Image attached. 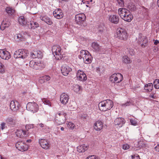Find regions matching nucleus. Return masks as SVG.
<instances>
[{
  "instance_id": "obj_37",
  "label": "nucleus",
  "mask_w": 159,
  "mask_h": 159,
  "mask_svg": "<svg viewBox=\"0 0 159 159\" xmlns=\"http://www.w3.org/2000/svg\"><path fill=\"white\" fill-rule=\"evenodd\" d=\"M6 121L7 122L11 125H14L16 122V120L10 117L7 119Z\"/></svg>"
},
{
  "instance_id": "obj_39",
  "label": "nucleus",
  "mask_w": 159,
  "mask_h": 159,
  "mask_svg": "<svg viewBox=\"0 0 159 159\" xmlns=\"http://www.w3.org/2000/svg\"><path fill=\"white\" fill-rule=\"evenodd\" d=\"M66 124L67 127L70 129H73L75 127V125L74 124L71 122H69L67 123Z\"/></svg>"
},
{
  "instance_id": "obj_28",
  "label": "nucleus",
  "mask_w": 159,
  "mask_h": 159,
  "mask_svg": "<svg viewBox=\"0 0 159 159\" xmlns=\"http://www.w3.org/2000/svg\"><path fill=\"white\" fill-rule=\"evenodd\" d=\"M91 47L93 50L96 52H99L101 49V47L98 43L96 42H93L91 45Z\"/></svg>"
},
{
  "instance_id": "obj_6",
  "label": "nucleus",
  "mask_w": 159,
  "mask_h": 159,
  "mask_svg": "<svg viewBox=\"0 0 159 159\" xmlns=\"http://www.w3.org/2000/svg\"><path fill=\"white\" fill-rule=\"evenodd\" d=\"M66 114L63 112L58 113L56 115L55 122L58 125H60L65 123L66 120Z\"/></svg>"
},
{
  "instance_id": "obj_33",
  "label": "nucleus",
  "mask_w": 159,
  "mask_h": 159,
  "mask_svg": "<svg viewBox=\"0 0 159 159\" xmlns=\"http://www.w3.org/2000/svg\"><path fill=\"white\" fill-rule=\"evenodd\" d=\"M5 10L7 13L9 15H12L15 12L14 9L11 7H7Z\"/></svg>"
},
{
  "instance_id": "obj_7",
  "label": "nucleus",
  "mask_w": 159,
  "mask_h": 159,
  "mask_svg": "<svg viewBox=\"0 0 159 159\" xmlns=\"http://www.w3.org/2000/svg\"><path fill=\"white\" fill-rule=\"evenodd\" d=\"M28 50L24 49H20L15 52L14 57L16 58L25 59L28 56Z\"/></svg>"
},
{
  "instance_id": "obj_5",
  "label": "nucleus",
  "mask_w": 159,
  "mask_h": 159,
  "mask_svg": "<svg viewBox=\"0 0 159 159\" xmlns=\"http://www.w3.org/2000/svg\"><path fill=\"white\" fill-rule=\"evenodd\" d=\"M52 50L56 59L61 60L63 58V52L62 50L61 47L59 46H53L52 47Z\"/></svg>"
},
{
  "instance_id": "obj_18",
  "label": "nucleus",
  "mask_w": 159,
  "mask_h": 159,
  "mask_svg": "<svg viewBox=\"0 0 159 159\" xmlns=\"http://www.w3.org/2000/svg\"><path fill=\"white\" fill-rule=\"evenodd\" d=\"M108 19L110 22L114 24H117L119 22V17L116 15H109Z\"/></svg>"
},
{
  "instance_id": "obj_50",
  "label": "nucleus",
  "mask_w": 159,
  "mask_h": 159,
  "mask_svg": "<svg viewBox=\"0 0 159 159\" xmlns=\"http://www.w3.org/2000/svg\"><path fill=\"white\" fill-rule=\"evenodd\" d=\"M128 8L131 11H133L135 9V7L134 5L131 6L129 5L128 6Z\"/></svg>"
},
{
  "instance_id": "obj_41",
  "label": "nucleus",
  "mask_w": 159,
  "mask_h": 159,
  "mask_svg": "<svg viewBox=\"0 0 159 159\" xmlns=\"http://www.w3.org/2000/svg\"><path fill=\"white\" fill-rule=\"evenodd\" d=\"M154 85L155 88L156 89H159V80L156 79L154 81Z\"/></svg>"
},
{
  "instance_id": "obj_38",
  "label": "nucleus",
  "mask_w": 159,
  "mask_h": 159,
  "mask_svg": "<svg viewBox=\"0 0 159 159\" xmlns=\"http://www.w3.org/2000/svg\"><path fill=\"white\" fill-rule=\"evenodd\" d=\"M133 104L132 101L131 100H129L127 101L126 102L124 103H122L121 105L123 107H125L127 106H130L132 105Z\"/></svg>"
},
{
  "instance_id": "obj_42",
  "label": "nucleus",
  "mask_w": 159,
  "mask_h": 159,
  "mask_svg": "<svg viewBox=\"0 0 159 159\" xmlns=\"http://www.w3.org/2000/svg\"><path fill=\"white\" fill-rule=\"evenodd\" d=\"M5 71L4 65L0 62V72L4 73Z\"/></svg>"
},
{
  "instance_id": "obj_13",
  "label": "nucleus",
  "mask_w": 159,
  "mask_h": 159,
  "mask_svg": "<svg viewBox=\"0 0 159 159\" xmlns=\"http://www.w3.org/2000/svg\"><path fill=\"white\" fill-rule=\"evenodd\" d=\"M0 57L2 59L7 60L11 57L10 52L4 49H0Z\"/></svg>"
},
{
  "instance_id": "obj_34",
  "label": "nucleus",
  "mask_w": 159,
  "mask_h": 159,
  "mask_svg": "<svg viewBox=\"0 0 159 159\" xmlns=\"http://www.w3.org/2000/svg\"><path fill=\"white\" fill-rule=\"evenodd\" d=\"M153 89L152 84L150 83L145 85L144 89L148 92H151Z\"/></svg>"
},
{
  "instance_id": "obj_60",
  "label": "nucleus",
  "mask_w": 159,
  "mask_h": 159,
  "mask_svg": "<svg viewBox=\"0 0 159 159\" xmlns=\"http://www.w3.org/2000/svg\"><path fill=\"white\" fill-rule=\"evenodd\" d=\"M157 29H156L157 32L159 31V24H158V25H157Z\"/></svg>"
},
{
  "instance_id": "obj_19",
  "label": "nucleus",
  "mask_w": 159,
  "mask_h": 159,
  "mask_svg": "<svg viewBox=\"0 0 159 159\" xmlns=\"http://www.w3.org/2000/svg\"><path fill=\"white\" fill-rule=\"evenodd\" d=\"M53 15L54 17L57 19H61L63 16V14L61 9H56L53 12Z\"/></svg>"
},
{
  "instance_id": "obj_4",
  "label": "nucleus",
  "mask_w": 159,
  "mask_h": 159,
  "mask_svg": "<svg viewBox=\"0 0 159 159\" xmlns=\"http://www.w3.org/2000/svg\"><path fill=\"white\" fill-rule=\"evenodd\" d=\"M79 58L80 59L82 58L84 62L86 64L91 63L92 59V57L89 52L87 51L84 50L81 51Z\"/></svg>"
},
{
  "instance_id": "obj_64",
  "label": "nucleus",
  "mask_w": 159,
  "mask_h": 159,
  "mask_svg": "<svg viewBox=\"0 0 159 159\" xmlns=\"http://www.w3.org/2000/svg\"><path fill=\"white\" fill-rule=\"evenodd\" d=\"M157 4L159 7V0H158L157 1Z\"/></svg>"
},
{
  "instance_id": "obj_48",
  "label": "nucleus",
  "mask_w": 159,
  "mask_h": 159,
  "mask_svg": "<svg viewBox=\"0 0 159 159\" xmlns=\"http://www.w3.org/2000/svg\"><path fill=\"white\" fill-rule=\"evenodd\" d=\"M104 30V27L102 26L99 27L98 28V32L100 34L102 33Z\"/></svg>"
},
{
  "instance_id": "obj_35",
  "label": "nucleus",
  "mask_w": 159,
  "mask_h": 159,
  "mask_svg": "<svg viewBox=\"0 0 159 159\" xmlns=\"http://www.w3.org/2000/svg\"><path fill=\"white\" fill-rule=\"evenodd\" d=\"M39 26V24L36 22L33 21L30 23V24L28 25V27L29 28L34 29Z\"/></svg>"
},
{
  "instance_id": "obj_31",
  "label": "nucleus",
  "mask_w": 159,
  "mask_h": 159,
  "mask_svg": "<svg viewBox=\"0 0 159 159\" xmlns=\"http://www.w3.org/2000/svg\"><path fill=\"white\" fill-rule=\"evenodd\" d=\"M50 79V77L47 75H45L40 77L39 81L41 84L49 80Z\"/></svg>"
},
{
  "instance_id": "obj_54",
  "label": "nucleus",
  "mask_w": 159,
  "mask_h": 159,
  "mask_svg": "<svg viewBox=\"0 0 159 159\" xmlns=\"http://www.w3.org/2000/svg\"><path fill=\"white\" fill-rule=\"evenodd\" d=\"M156 151L159 152V144H158L155 148Z\"/></svg>"
},
{
  "instance_id": "obj_15",
  "label": "nucleus",
  "mask_w": 159,
  "mask_h": 159,
  "mask_svg": "<svg viewBox=\"0 0 159 159\" xmlns=\"http://www.w3.org/2000/svg\"><path fill=\"white\" fill-rule=\"evenodd\" d=\"M137 41L139 43L141 44V45L144 46V44L147 43L148 41L147 38L144 36H143L141 34H139Z\"/></svg>"
},
{
  "instance_id": "obj_63",
  "label": "nucleus",
  "mask_w": 159,
  "mask_h": 159,
  "mask_svg": "<svg viewBox=\"0 0 159 159\" xmlns=\"http://www.w3.org/2000/svg\"><path fill=\"white\" fill-rule=\"evenodd\" d=\"M61 131H64V129L63 127H61Z\"/></svg>"
},
{
  "instance_id": "obj_8",
  "label": "nucleus",
  "mask_w": 159,
  "mask_h": 159,
  "mask_svg": "<svg viewBox=\"0 0 159 159\" xmlns=\"http://www.w3.org/2000/svg\"><path fill=\"white\" fill-rule=\"evenodd\" d=\"M123 79L122 75L120 73H114L110 78V81L113 83H118L120 82Z\"/></svg>"
},
{
  "instance_id": "obj_62",
  "label": "nucleus",
  "mask_w": 159,
  "mask_h": 159,
  "mask_svg": "<svg viewBox=\"0 0 159 159\" xmlns=\"http://www.w3.org/2000/svg\"><path fill=\"white\" fill-rule=\"evenodd\" d=\"M118 2V3H120V2H123V0H116Z\"/></svg>"
},
{
  "instance_id": "obj_58",
  "label": "nucleus",
  "mask_w": 159,
  "mask_h": 159,
  "mask_svg": "<svg viewBox=\"0 0 159 159\" xmlns=\"http://www.w3.org/2000/svg\"><path fill=\"white\" fill-rule=\"evenodd\" d=\"M158 43H159V41L158 40H156L154 41V44L155 45H157Z\"/></svg>"
},
{
  "instance_id": "obj_44",
  "label": "nucleus",
  "mask_w": 159,
  "mask_h": 159,
  "mask_svg": "<svg viewBox=\"0 0 159 159\" xmlns=\"http://www.w3.org/2000/svg\"><path fill=\"white\" fill-rule=\"evenodd\" d=\"M33 125L32 124H29V125H27L25 126V129H26L27 130H26L27 131V134H28V133L27 132V130H28L29 129H30L32 128H33Z\"/></svg>"
},
{
  "instance_id": "obj_59",
  "label": "nucleus",
  "mask_w": 159,
  "mask_h": 159,
  "mask_svg": "<svg viewBox=\"0 0 159 159\" xmlns=\"http://www.w3.org/2000/svg\"><path fill=\"white\" fill-rule=\"evenodd\" d=\"M71 106H72V105H70L69 106V107H70V110H74L75 109V108L73 107V108L72 107H71Z\"/></svg>"
},
{
  "instance_id": "obj_56",
  "label": "nucleus",
  "mask_w": 159,
  "mask_h": 159,
  "mask_svg": "<svg viewBox=\"0 0 159 159\" xmlns=\"http://www.w3.org/2000/svg\"><path fill=\"white\" fill-rule=\"evenodd\" d=\"M149 97H150L152 98H153V99L155 98V96H154V94H150L149 95Z\"/></svg>"
},
{
  "instance_id": "obj_22",
  "label": "nucleus",
  "mask_w": 159,
  "mask_h": 159,
  "mask_svg": "<svg viewBox=\"0 0 159 159\" xmlns=\"http://www.w3.org/2000/svg\"><path fill=\"white\" fill-rule=\"evenodd\" d=\"M28 36V35L26 33L21 32L20 34H18L16 35V39L18 41H23Z\"/></svg>"
},
{
  "instance_id": "obj_30",
  "label": "nucleus",
  "mask_w": 159,
  "mask_h": 159,
  "mask_svg": "<svg viewBox=\"0 0 159 159\" xmlns=\"http://www.w3.org/2000/svg\"><path fill=\"white\" fill-rule=\"evenodd\" d=\"M18 21L20 25L22 26H24L27 24L26 20L23 16H21L19 17Z\"/></svg>"
},
{
  "instance_id": "obj_14",
  "label": "nucleus",
  "mask_w": 159,
  "mask_h": 159,
  "mask_svg": "<svg viewBox=\"0 0 159 159\" xmlns=\"http://www.w3.org/2000/svg\"><path fill=\"white\" fill-rule=\"evenodd\" d=\"M76 76L77 80L80 81H85L87 79L85 73L81 70H78L76 73Z\"/></svg>"
},
{
  "instance_id": "obj_21",
  "label": "nucleus",
  "mask_w": 159,
  "mask_h": 159,
  "mask_svg": "<svg viewBox=\"0 0 159 159\" xmlns=\"http://www.w3.org/2000/svg\"><path fill=\"white\" fill-rule=\"evenodd\" d=\"M103 123L101 121L98 120L96 121L94 124V129L97 131L101 130L103 128Z\"/></svg>"
},
{
  "instance_id": "obj_26",
  "label": "nucleus",
  "mask_w": 159,
  "mask_h": 159,
  "mask_svg": "<svg viewBox=\"0 0 159 159\" xmlns=\"http://www.w3.org/2000/svg\"><path fill=\"white\" fill-rule=\"evenodd\" d=\"M16 135L19 137H22L23 135H27V131L23 129H17L16 132Z\"/></svg>"
},
{
  "instance_id": "obj_10",
  "label": "nucleus",
  "mask_w": 159,
  "mask_h": 159,
  "mask_svg": "<svg viewBox=\"0 0 159 159\" xmlns=\"http://www.w3.org/2000/svg\"><path fill=\"white\" fill-rule=\"evenodd\" d=\"M27 110L33 113L36 112L39 110V106L34 102H30L26 105Z\"/></svg>"
},
{
  "instance_id": "obj_23",
  "label": "nucleus",
  "mask_w": 159,
  "mask_h": 159,
  "mask_svg": "<svg viewBox=\"0 0 159 159\" xmlns=\"http://www.w3.org/2000/svg\"><path fill=\"white\" fill-rule=\"evenodd\" d=\"M19 103L16 101H11L10 106L11 109L13 111H16L19 109Z\"/></svg>"
},
{
  "instance_id": "obj_3",
  "label": "nucleus",
  "mask_w": 159,
  "mask_h": 159,
  "mask_svg": "<svg viewBox=\"0 0 159 159\" xmlns=\"http://www.w3.org/2000/svg\"><path fill=\"white\" fill-rule=\"evenodd\" d=\"M115 36L119 40L124 41L127 39L128 35L126 30L122 28H119L116 30Z\"/></svg>"
},
{
  "instance_id": "obj_27",
  "label": "nucleus",
  "mask_w": 159,
  "mask_h": 159,
  "mask_svg": "<svg viewBox=\"0 0 159 159\" xmlns=\"http://www.w3.org/2000/svg\"><path fill=\"white\" fill-rule=\"evenodd\" d=\"M10 25V22L8 21L7 20L5 19L2 22L0 29L1 30H3L6 28L8 27Z\"/></svg>"
},
{
  "instance_id": "obj_36",
  "label": "nucleus",
  "mask_w": 159,
  "mask_h": 159,
  "mask_svg": "<svg viewBox=\"0 0 159 159\" xmlns=\"http://www.w3.org/2000/svg\"><path fill=\"white\" fill-rule=\"evenodd\" d=\"M123 62L126 64H129L131 62L130 58L127 56H125L122 58Z\"/></svg>"
},
{
  "instance_id": "obj_49",
  "label": "nucleus",
  "mask_w": 159,
  "mask_h": 159,
  "mask_svg": "<svg viewBox=\"0 0 159 159\" xmlns=\"http://www.w3.org/2000/svg\"><path fill=\"white\" fill-rule=\"evenodd\" d=\"M130 146L127 144H125L123 146V149L124 150H127L129 148Z\"/></svg>"
},
{
  "instance_id": "obj_20",
  "label": "nucleus",
  "mask_w": 159,
  "mask_h": 159,
  "mask_svg": "<svg viewBox=\"0 0 159 159\" xmlns=\"http://www.w3.org/2000/svg\"><path fill=\"white\" fill-rule=\"evenodd\" d=\"M69 99V96L66 94L63 93L61 95L60 101L62 104H66L68 102Z\"/></svg>"
},
{
  "instance_id": "obj_29",
  "label": "nucleus",
  "mask_w": 159,
  "mask_h": 159,
  "mask_svg": "<svg viewBox=\"0 0 159 159\" xmlns=\"http://www.w3.org/2000/svg\"><path fill=\"white\" fill-rule=\"evenodd\" d=\"M77 151L80 152H84L88 149L87 146L85 144H83L78 146L77 147Z\"/></svg>"
},
{
  "instance_id": "obj_17",
  "label": "nucleus",
  "mask_w": 159,
  "mask_h": 159,
  "mask_svg": "<svg viewBox=\"0 0 159 159\" xmlns=\"http://www.w3.org/2000/svg\"><path fill=\"white\" fill-rule=\"evenodd\" d=\"M72 70V69L69 66L63 65L62 67L61 71L62 74L64 76L67 75Z\"/></svg>"
},
{
  "instance_id": "obj_24",
  "label": "nucleus",
  "mask_w": 159,
  "mask_h": 159,
  "mask_svg": "<svg viewBox=\"0 0 159 159\" xmlns=\"http://www.w3.org/2000/svg\"><path fill=\"white\" fill-rule=\"evenodd\" d=\"M125 123L124 119L123 118L121 117L116 118L114 122V123L115 125L119 126L120 127H122Z\"/></svg>"
},
{
  "instance_id": "obj_2",
  "label": "nucleus",
  "mask_w": 159,
  "mask_h": 159,
  "mask_svg": "<svg viewBox=\"0 0 159 159\" xmlns=\"http://www.w3.org/2000/svg\"><path fill=\"white\" fill-rule=\"evenodd\" d=\"M113 102L109 99L104 100L99 102L98 105L100 110L105 111L111 109L113 106Z\"/></svg>"
},
{
  "instance_id": "obj_16",
  "label": "nucleus",
  "mask_w": 159,
  "mask_h": 159,
  "mask_svg": "<svg viewBox=\"0 0 159 159\" xmlns=\"http://www.w3.org/2000/svg\"><path fill=\"white\" fill-rule=\"evenodd\" d=\"M86 18L85 14L83 13L79 14L75 16V20L78 24H80L81 22L84 21Z\"/></svg>"
},
{
  "instance_id": "obj_25",
  "label": "nucleus",
  "mask_w": 159,
  "mask_h": 159,
  "mask_svg": "<svg viewBox=\"0 0 159 159\" xmlns=\"http://www.w3.org/2000/svg\"><path fill=\"white\" fill-rule=\"evenodd\" d=\"M40 18L41 20L49 25H51L52 24L51 20L47 16H41L40 17Z\"/></svg>"
},
{
  "instance_id": "obj_55",
  "label": "nucleus",
  "mask_w": 159,
  "mask_h": 159,
  "mask_svg": "<svg viewBox=\"0 0 159 159\" xmlns=\"http://www.w3.org/2000/svg\"><path fill=\"white\" fill-rule=\"evenodd\" d=\"M38 126H40L41 128H43L44 127V125L42 123L39 124L38 125Z\"/></svg>"
},
{
  "instance_id": "obj_57",
  "label": "nucleus",
  "mask_w": 159,
  "mask_h": 159,
  "mask_svg": "<svg viewBox=\"0 0 159 159\" xmlns=\"http://www.w3.org/2000/svg\"><path fill=\"white\" fill-rule=\"evenodd\" d=\"M88 3L89 4L90 2H91L92 4L94 3H95L94 1H93V0H90V1H87Z\"/></svg>"
},
{
  "instance_id": "obj_12",
  "label": "nucleus",
  "mask_w": 159,
  "mask_h": 159,
  "mask_svg": "<svg viewBox=\"0 0 159 159\" xmlns=\"http://www.w3.org/2000/svg\"><path fill=\"white\" fill-rule=\"evenodd\" d=\"M39 143L42 148L43 149L47 150L50 148V143L48 140L41 139L39 140Z\"/></svg>"
},
{
  "instance_id": "obj_9",
  "label": "nucleus",
  "mask_w": 159,
  "mask_h": 159,
  "mask_svg": "<svg viewBox=\"0 0 159 159\" xmlns=\"http://www.w3.org/2000/svg\"><path fill=\"white\" fill-rule=\"evenodd\" d=\"M29 66L30 67L37 70L45 67V65L42 61H38L34 62L31 61L30 62Z\"/></svg>"
},
{
  "instance_id": "obj_43",
  "label": "nucleus",
  "mask_w": 159,
  "mask_h": 159,
  "mask_svg": "<svg viewBox=\"0 0 159 159\" xmlns=\"http://www.w3.org/2000/svg\"><path fill=\"white\" fill-rule=\"evenodd\" d=\"M130 122L131 124L133 125H136L137 124V121L135 119H130Z\"/></svg>"
},
{
  "instance_id": "obj_51",
  "label": "nucleus",
  "mask_w": 159,
  "mask_h": 159,
  "mask_svg": "<svg viewBox=\"0 0 159 159\" xmlns=\"http://www.w3.org/2000/svg\"><path fill=\"white\" fill-rule=\"evenodd\" d=\"M1 129L3 130L5 129L6 126V124L5 123H2L1 124Z\"/></svg>"
},
{
  "instance_id": "obj_40",
  "label": "nucleus",
  "mask_w": 159,
  "mask_h": 159,
  "mask_svg": "<svg viewBox=\"0 0 159 159\" xmlns=\"http://www.w3.org/2000/svg\"><path fill=\"white\" fill-rule=\"evenodd\" d=\"M42 102L45 104L48 105L50 107L51 106V103L49 100L46 99H42Z\"/></svg>"
},
{
  "instance_id": "obj_61",
  "label": "nucleus",
  "mask_w": 159,
  "mask_h": 159,
  "mask_svg": "<svg viewBox=\"0 0 159 159\" xmlns=\"http://www.w3.org/2000/svg\"><path fill=\"white\" fill-rule=\"evenodd\" d=\"M69 0H59V1L60 2H61L62 1H65V2H67Z\"/></svg>"
},
{
  "instance_id": "obj_32",
  "label": "nucleus",
  "mask_w": 159,
  "mask_h": 159,
  "mask_svg": "<svg viewBox=\"0 0 159 159\" xmlns=\"http://www.w3.org/2000/svg\"><path fill=\"white\" fill-rule=\"evenodd\" d=\"M73 89L76 93H80L82 91V87L78 84H74L73 85Z\"/></svg>"
},
{
  "instance_id": "obj_46",
  "label": "nucleus",
  "mask_w": 159,
  "mask_h": 159,
  "mask_svg": "<svg viewBox=\"0 0 159 159\" xmlns=\"http://www.w3.org/2000/svg\"><path fill=\"white\" fill-rule=\"evenodd\" d=\"M36 53L37 57L41 58L42 57V54L40 51H37Z\"/></svg>"
},
{
  "instance_id": "obj_52",
  "label": "nucleus",
  "mask_w": 159,
  "mask_h": 159,
  "mask_svg": "<svg viewBox=\"0 0 159 159\" xmlns=\"http://www.w3.org/2000/svg\"><path fill=\"white\" fill-rule=\"evenodd\" d=\"M31 57L33 58H36L37 57L36 53H34L33 52H31L30 53Z\"/></svg>"
},
{
  "instance_id": "obj_53",
  "label": "nucleus",
  "mask_w": 159,
  "mask_h": 159,
  "mask_svg": "<svg viewBox=\"0 0 159 159\" xmlns=\"http://www.w3.org/2000/svg\"><path fill=\"white\" fill-rule=\"evenodd\" d=\"M104 116L106 117H109L111 116V113L109 112H107L105 113Z\"/></svg>"
},
{
  "instance_id": "obj_45",
  "label": "nucleus",
  "mask_w": 159,
  "mask_h": 159,
  "mask_svg": "<svg viewBox=\"0 0 159 159\" xmlns=\"http://www.w3.org/2000/svg\"><path fill=\"white\" fill-rule=\"evenodd\" d=\"M130 159H140L139 156L138 155H133L131 156Z\"/></svg>"
},
{
  "instance_id": "obj_11",
  "label": "nucleus",
  "mask_w": 159,
  "mask_h": 159,
  "mask_svg": "<svg viewBox=\"0 0 159 159\" xmlns=\"http://www.w3.org/2000/svg\"><path fill=\"white\" fill-rule=\"evenodd\" d=\"M16 148L19 151L24 152L28 149V145L24 142L22 141L18 142L16 144Z\"/></svg>"
},
{
  "instance_id": "obj_1",
  "label": "nucleus",
  "mask_w": 159,
  "mask_h": 159,
  "mask_svg": "<svg viewBox=\"0 0 159 159\" xmlns=\"http://www.w3.org/2000/svg\"><path fill=\"white\" fill-rule=\"evenodd\" d=\"M118 13L120 18L126 22H129L133 19L132 14L126 8H121L119 9Z\"/></svg>"
},
{
  "instance_id": "obj_47",
  "label": "nucleus",
  "mask_w": 159,
  "mask_h": 159,
  "mask_svg": "<svg viewBox=\"0 0 159 159\" xmlns=\"http://www.w3.org/2000/svg\"><path fill=\"white\" fill-rule=\"evenodd\" d=\"M86 159H98V158L95 155H91L87 157Z\"/></svg>"
}]
</instances>
